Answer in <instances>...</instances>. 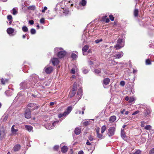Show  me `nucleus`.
Segmentation results:
<instances>
[{
    "mask_svg": "<svg viewBox=\"0 0 154 154\" xmlns=\"http://www.w3.org/2000/svg\"><path fill=\"white\" fill-rule=\"evenodd\" d=\"M86 2L85 0H82V2L80 3L83 6H85L86 4Z\"/></svg>",
    "mask_w": 154,
    "mask_h": 154,
    "instance_id": "37",
    "label": "nucleus"
},
{
    "mask_svg": "<svg viewBox=\"0 0 154 154\" xmlns=\"http://www.w3.org/2000/svg\"><path fill=\"white\" fill-rule=\"evenodd\" d=\"M8 116L9 115L8 114L5 115L3 116L4 117V119H3V121L5 122L8 119Z\"/></svg>",
    "mask_w": 154,
    "mask_h": 154,
    "instance_id": "30",
    "label": "nucleus"
},
{
    "mask_svg": "<svg viewBox=\"0 0 154 154\" xmlns=\"http://www.w3.org/2000/svg\"><path fill=\"white\" fill-rule=\"evenodd\" d=\"M44 18H42L40 20V23H44Z\"/></svg>",
    "mask_w": 154,
    "mask_h": 154,
    "instance_id": "52",
    "label": "nucleus"
},
{
    "mask_svg": "<svg viewBox=\"0 0 154 154\" xmlns=\"http://www.w3.org/2000/svg\"><path fill=\"white\" fill-rule=\"evenodd\" d=\"M44 70L47 74H50L52 72L53 68L51 66H47L44 68Z\"/></svg>",
    "mask_w": 154,
    "mask_h": 154,
    "instance_id": "5",
    "label": "nucleus"
},
{
    "mask_svg": "<svg viewBox=\"0 0 154 154\" xmlns=\"http://www.w3.org/2000/svg\"><path fill=\"white\" fill-rule=\"evenodd\" d=\"M75 68H73L71 70V72L72 74H74L75 73Z\"/></svg>",
    "mask_w": 154,
    "mask_h": 154,
    "instance_id": "48",
    "label": "nucleus"
},
{
    "mask_svg": "<svg viewBox=\"0 0 154 154\" xmlns=\"http://www.w3.org/2000/svg\"><path fill=\"white\" fill-rule=\"evenodd\" d=\"M106 127L105 126L103 125V126H102L101 128V133H103L106 130Z\"/></svg>",
    "mask_w": 154,
    "mask_h": 154,
    "instance_id": "31",
    "label": "nucleus"
},
{
    "mask_svg": "<svg viewBox=\"0 0 154 154\" xmlns=\"http://www.w3.org/2000/svg\"><path fill=\"white\" fill-rule=\"evenodd\" d=\"M102 39H100L96 40L95 41V42L97 44V43H99L100 42H102Z\"/></svg>",
    "mask_w": 154,
    "mask_h": 154,
    "instance_id": "47",
    "label": "nucleus"
},
{
    "mask_svg": "<svg viewBox=\"0 0 154 154\" xmlns=\"http://www.w3.org/2000/svg\"><path fill=\"white\" fill-rule=\"evenodd\" d=\"M149 154H154V148H153L150 150L149 152Z\"/></svg>",
    "mask_w": 154,
    "mask_h": 154,
    "instance_id": "42",
    "label": "nucleus"
},
{
    "mask_svg": "<svg viewBox=\"0 0 154 154\" xmlns=\"http://www.w3.org/2000/svg\"><path fill=\"white\" fill-rule=\"evenodd\" d=\"M89 124V122L88 121L85 122H83V124L84 125L86 126L88 125Z\"/></svg>",
    "mask_w": 154,
    "mask_h": 154,
    "instance_id": "51",
    "label": "nucleus"
},
{
    "mask_svg": "<svg viewBox=\"0 0 154 154\" xmlns=\"http://www.w3.org/2000/svg\"><path fill=\"white\" fill-rule=\"evenodd\" d=\"M22 29L23 31L24 32H28V29L26 26H23Z\"/></svg>",
    "mask_w": 154,
    "mask_h": 154,
    "instance_id": "28",
    "label": "nucleus"
},
{
    "mask_svg": "<svg viewBox=\"0 0 154 154\" xmlns=\"http://www.w3.org/2000/svg\"><path fill=\"white\" fill-rule=\"evenodd\" d=\"M13 12L12 14L13 15H15L17 14V12L16 11L14 8H13Z\"/></svg>",
    "mask_w": 154,
    "mask_h": 154,
    "instance_id": "45",
    "label": "nucleus"
},
{
    "mask_svg": "<svg viewBox=\"0 0 154 154\" xmlns=\"http://www.w3.org/2000/svg\"><path fill=\"white\" fill-rule=\"evenodd\" d=\"M138 11L137 9H135L134 11V14L135 17H137L138 15Z\"/></svg>",
    "mask_w": 154,
    "mask_h": 154,
    "instance_id": "32",
    "label": "nucleus"
},
{
    "mask_svg": "<svg viewBox=\"0 0 154 154\" xmlns=\"http://www.w3.org/2000/svg\"><path fill=\"white\" fill-rule=\"evenodd\" d=\"M145 124V122L143 121L141 122V126L142 127H144V124Z\"/></svg>",
    "mask_w": 154,
    "mask_h": 154,
    "instance_id": "58",
    "label": "nucleus"
},
{
    "mask_svg": "<svg viewBox=\"0 0 154 154\" xmlns=\"http://www.w3.org/2000/svg\"><path fill=\"white\" fill-rule=\"evenodd\" d=\"M66 116V114L65 115H64V112L63 114H60L58 115V117L59 118H61L63 116Z\"/></svg>",
    "mask_w": 154,
    "mask_h": 154,
    "instance_id": "41",
    "label": "nucleus"
},
{
    "mask_svg": "<svg viewBox=\"0 0 154 154\" xmlns=\"http://www.w3.org/2000/svg\"><path fill=\"white\" fill-rule=\"evenodd\" d=\"M4 130L3 128H0V137L1 139L3 138L5 135Z\"/></svg>",
    "mask_w": 154,
    "mask_h": 154,
    "instance_id": "11",
    "label": "nucleus"
},
{
    "mask_svg": "<svg viewBox=\"0 0 154 154\" xmlns=\"http://www.w3.org/2000/svg\"><path fill=\"white\" fill-rule=\"evenodd\" d=\"M27 106L29 107H33V110H34L36 109H37L39 107L38 106H37V105L33 103H30L28 104L27 105Z\"/></svg>",
    "mask_w": 154,
    "mask_h": 154,
    "instance_id": "9",
    "label": "nucleus"
},
{
    "mask_svg": "<svg viewBox=\"0 0 154 154\" xmlns=\"http://www.w3.org/2000/svg\"><path fill=\"white\" fill-rule=\"evenodd\" d=\"M47 9V8L46 7H45L44 8V9L42 10V12L43 13H44Z\"/></svg>",
    "mask_w": 154,
    "mask_h": 154,
    "instance_id": "53",
    "label": "nucleus"
},
{
    "mask_svg": "<svg viewBox=\"0 0 154 154\" xmlns=\"http://www.w3.org/2000/svg\"><path fill=\"white\" fill-rule=\"evenodd\" d=\"M88 139L90 140L91 141L92 140H93V137L91 136H90L88 137Z\"/></svg>",
    "mask_w": 154,
    "mask_h": 154,
    "instance_id": "60",
    "label": "nucleus"
},
{
    "mask_svg": "<svg viewBox=\"0 0 154 154\" xmlns=\"http://www.w3.org/2000/svg\"><path fill=\"white\" fill-rule=\"evenodd\" d=\"M29 23L31 25H33L34 24V21L33 20H30L29 21Z\"/></svg>",
    "mask_w": 154,
    "mask_h": 154,
    "instance_id": "57",
    "label": "nucleus"
},
{
    "mask_svg": "<svg viewBox=\"0 0 154 154\" xmlns=\"http://www.w3.org/2000/svg\"><path fill=\"white\" fill-rule=\"evenodd\" d=\"M108 59V63L110 66L116 65L117 64V62H116L115 61L113 60H112L110 58H109Z\"/></svg>",
    "mask_w": 154,
    "mask_h": 154,
    "instance_id": "13",
    "label": "nucleus"
},
{
    "mask_svg": "<svg viewBox=\"0 0 154 154\" xmlns=\"http://www.w3.org/2000/svg\"><path fill=\"white\" fill-rule=\"evenodd\" d=\"M7 33L9 34H12L14 32V29L12 28H8L7 30Z\"/></svg>",
    "mask_w": 154,
    "mask_h": 154,
    "instance_id": "19",
    "label": "nucleus"
},
{
    "mask_svg": "<svg viewBox=\"0 0 154 154\" xmlns=\"http://www.w3.org/2000/svg\"><path fill=\"white\" fill-rule=\"evenodd\" d=\"M68 150V148L66 146H64L62 147L61 152L63 153L66 152Z\"/></svg>",
    "mask_w": 154,
    "mask_h": 154,
    "instance_id": "20",
    "label": "nucleus"
},
{
    "mask_svg": "<svg viewBox=\"0 0 154 154\" xmlns=\"http://www.w3.org/2000/svg\"><path fill=\"white\" fill-rule=\"evenodd\" d=\"M109 19L107 18L106 19V23H109Z\"/></svg>",
    "mask_w": 154,
    "mask_h": 154,
    "instance_id": "63",
    "label": "nucleus"
},
{
    "mask_svg": "<svg viewBox=\"0 0 154 154\" xmlns=\"http://www.w3.org/2000/svg\"><path fill=\"white\" fill-rule=\"evenodd\" d=\"M116 119V117L115 116H111L109 119V121L111 122H114Z\"/></svg>",
    "mask_w": 154,
    "mask_h": 154,
    "instance_id": "22",
    "label": "nucleus"
},
{
    "mask_svg": "<svg viewBox=\"0 0 154 154\" xmlns=\"http://www.w3.org/2000/svg\"><path fill=\"white\" fill-rule=\"evenodd\" d=\"M89 48V47L87 45H85L82 49V51H83V54L84 55H86L87 54L85 53L86 52Z\"/></svg>",
    "mask_w": 154,
    "mask_h": 154,
    "instance_id": "16",
    "label": "nucleus"
},
{
    "mask_svg": "<svg viewBox=\"0 0 154 154\" xmlns=\"http://www.w3.org/2000/svg\"><path fill=\"white\" fill-rule=\"evenodd\" d=\"M115 131V128L113 127H111L109 129L108 132L110 135L112 136L114 134Z\"/></svg>",
    "mask_w": 154,
    "mask_h": 154,
    "instance_id": "12",
    "label": "nucleus"
},
{
    "mask_svg": "<svg viewBox=\"0 0 154 154\" xmlns=\"http://www.w3.org/2000/svg\"><path fill=\"white\" fill-rule=\"evenodd\" d=\"M94 72L96 74H98L100 72V69H95Z\"/></svg>",
    "mask_w": 154,
    "mask_h": 154,
    "instance_id": "38",
    "label": "nucleus"
},
{
    "mask_svg": "<svg viewBox=\"0 0 154 154\" xmlns=\"http://www.w3.org/2000/svg\"><path fill=\"white\" fill-rule=\"evenodd\" d=\"M139 112V111H138V110H137L135 112H134L132 114V115H136V114H137V113H138Z\"/></svg>",
    "mask_w": 154,
    "mask_h": 154,
    "instance_id": "56",
    "label": "nucleus"
},
{
    "mask_svg": "<svg viewBox=\"0 0 154 154\" xmlns=\"http://www.w3.org/2000/svg\"><path fill=\"white\" fill-rule=\"evenodd\" d=\"M36 30L35 29H32L30 30V32L31 34H34L36 33Z\"/></svg>",
    "mask_w": 154,
    "mask_h": 154,
    "instance_id": "36",
    "label": "nucleus"
},
{
    "mask_svg": "<svg viewBox=\"0 0 154 154\" xmlns=\"http://www.w3.org/2000/svg\"><path fill=\"white\" fill-rule=\"evenodd\" d=\"M125 111V109H123L122 110H121V113L122 114H124V112Z\"/></svg>",
    "mask_w": 154,
    "mask_h": 154,
    "instance_id": "61",
    "label": "nucleus"
},
{
    "mask_svg": "<svg viewBox=\"0 0 154 154\" xmlns=\"http://www.w3.org/2000/svg\"><path fill=\"white\" fill-rule=\"evenodd\" d=\"M110 81V80L108 78H106L103 81V83L105 85H108Z\"/></svg>",
    "mask_w": 154,
    "mask_h": 154,
    "instance_id": "21",
    "label": "nucleus"
},
{
    "mask_svg": "<svg viewBox=\"0 0 154 154\" xmlns=\"http://www.w3.org/2000/svg\"><path fill=\"white\" fill-rule=\"evenodd\" d=\"M76 88L77 84L76 82H75L73 85V87L72 91L69 93L68 97L71 98L75 95V94Z\"/></svg>",
    "mask_w": 154,
    "mask_h": 154,
    "instance_id": "2",
    "label": "nucleus"
},
{
    "mask_svg": "<svg viewBox=\"0 0 154 154\" xmlns=\"http://www.w3.org/2000/svg\"><path fill=\"white\" fill-rule=\"evenodd\" d=\"M124 44L123 39L119 38L117 41L116 45L114 46V47L116 50H118L123 47L124 46Z\"/></svg>",
    "mask_w": 154,
    "mask_h": 154,
    "instance_id": "1",
    "label": "nucleus"
},
{
    "mask_svg": "<svg viewBox=\"0 0 154 154\" xmlns=\"http://www.w3.org/2000/svg\"><path fill=\"white\" fill-rule=\"evenodd\" d=\"M86 144L87 145H91V143L89 142V141L88 140H87V141L86 143Z\"/></svg>",
    "mask_w": 154,
    "mask_h": 154,
    "instance_id": "64",
    "label": "nucleus"
},
{
    "mask_svg": "<svg viewBox=\"0 0 154 154\" xmlns=\"http://www.w3.org/2000/svg\"><path fill=\"white\" fill-rule=\"evenodd\" d=\"M135 100V99L133 97H131L129 99V103H131Z\"/></svg>",
    "mask_w": 154,
    "mask_h": 154,
    "instance_id": "39",
    "label": "nucleus"
},
{
    "mask_svg": "<svg viewBox=\"0 0 154 154\" xmlns=\"http://www.w3.org/2000/svg\"><path fill=\"white\" fill-rule=\"evenodd\" d=\"M88 63L89 65H92L93 64V62L91 60H89L88 62Z\"/></svg>",
    "mask_w": 154,
    "mask_h": 154,
    "instance_id": "59",
    "label": "nucleus"
},
{
    "mask_svg": "<svg viewBox=\"0 0 154 154\" xmlns=\"http://www.w3.org/2000/svg\"><path fill=\"white\" fill-rule=\"evenodd\" d=\"M123 55V53L122 52H119L114 55L116 59H119L122 57Z\"/></svg>",
    "mask_w": 154,
    "mask_h": 154,
    "instance_id": "8",
    "label": "nucleus"
},
{
    "mask_svg": "<svg viewBox=\"0 0 154 154\" xmlns=\"http://www.w3.org/2000/svg\"><path fill=\"white\" fill-rule=\"evenodd\" d=\"M141 111L143 112L144 116L146 117L151 112L150 109L147 107H146L145 108H142V109H141Z\"/></svg>",
    "mask_w": 154,
    "mask_h": 154,
    "instance_id": "4",
    "label": "nucleus"
},
{
    "mask_svg": "<svg viewBox=\"0 0 154 154\" xmlns=\"http://www.w3.org/2000/svg\"><path fill=\"white\" fill-rule=\"evenodd\" d=\"M75 133L77 135L79 134L81 132V129L79 128H76L75 130Z\"/></svg>",
    "mask_w": 154,
    "mask_h": 154,
    "instance_id": "23",
    "label": "nucleus"
},
{
    "mask_svg": "<svg viewBox=\"0 0 154 154\" xmlns=\"http://www.w3.org/2000/svg\"><path fill=\"white\" fill-rule=\"evenodd\" d=\"M82 71L84 73L86 74L89 72V71L88 70L85 69L83 70Z\"/></svg>",
    "mask_w": 154,
    "mask_h": 154,
    "instance_id": "43",
    "label": "nucleus"
},
{
    "mask_svg": "<svg viewBox=\"0 0 154 154\" xmlns=\"http://www.w3.org/2000/svg\"><path fill=\"white\" fill-rule=\"evenodd\" d=\"M15 125H13L11 128V131L12 133L13 134H16V132L18 131V129L17 128H14Z\"/></svg>",
    "mask_w": 154,
    "mask_h": 154,
    "instance_id": "15",
    "label": "nucleus"
},
{
    "mask_svg": "<svg viewBox=\"0 0 154 154\" xmlns=\"http://www.w3.org/2000/svg\"><path fill=\"white\" fill-rule=\"evenodd\" d=\"M20 149V146L19 145H17L14 146V151H17Z\"/></svg>",
    "mask_w": 154,
    "mask_h": 154,
    "instance_id": "24",
    "label": "nucleus"
},
{
    "mask_svg": "<svg viewBox=\"0 0 154 154\" xmlns=\"http://www.w3.org/2000/svg\"><path fill=\"white\" fill-rule=\"evenodd\" d=\"M109 17L110 20L111 21H113L114 20V17L112 15H110L109 16Z\"/></svg>",
    "mask_w": 154,
    "mask_h": 154,
    "instance_id": "46",
    "label": "nucleus"
},
{
    "mask_svg": "<svg viewBox=\"0 0 154 154\" xmlns=\"http://www.w3.org/2000/svg\"><path fill=\"white\" fill-rule=\"evenodd\" d=\"M27 84L26 82L22 83L20 84L21 88L22 89H24L26 88H28V87L27 86Z\"/></svg>",
    "mask_w": 154,
    "mask_h": 154,
    "instance_id": "18",
    "label": "nucleus"
},
{
    "mask_svg": "<svg viewBox=\"0 0 154 154\" xmlns=\"http://www.w3.org/2000/svg\"><path fill=\"white\" fill-rule=\"evenodd\" d=\"M134 154H141V151L140 150H137L136 151Z\"/></svg>",
    "mask_w": 154,
    "mask_h": 154,
    "instance_id": "50",
    "label": "nucleus"
},
{
    "mask_svg": "<svg viewBox=\"0 0 154 154\" xmlns=\"http://www.w3.org/2000/svg\"><path fill=\"white\" fill-rule=\"evenodd\" d=\"M72 108V106H69L67 107V110L66 111L64 112V115L66 114L67 115L69 114V113L71 112Z\"/></svg>",
    "mask_w": 154,
    "mask_h": 154,
    "instance_id": "17",
    "label": "nucleus"
},
{
    "mask_svg": "<svg viewBox=\"0 0 154 154\" xmlns=\"http://www.w3.org/2000/svg\"><path fill=\"white\" fill-rule=\"evenodd\" d=\"M59 148V146H55L54 147V149L55 150H57Z\"/></svg>",
    "mask_w": 154,
    "mask_h": 154,
    "instance_id": "55",
    "label": "nucleus"
},
{
    "mask_svg": "<svg viewBox=\"0 0 154 154\" xmlns=\"http://www.w3.org/2000/svg\"><path fill=\"white\" fill-rule=\"evenodd\" d=\"M82 89L80 88L79 89L78 91L77 95V97L76 99V102L75 103V104L77 103V102L81 98L82 96Z\"/></svg>",
    "mask_w": 154,
    "mask_h": 154,
    "instance_id": "3",
    "label": "nucleus"
},
{
    "mask_svg": "<svg viewBox=\"0 0 154 154\" xmlns=\"http://www.w3.org/2000/svg\"><path fill=\"white\" fill-rule=\"evenodd\" d=\"M121 136L122 137H125V136L124 130L122 128V129L121 131Z\"/></svg>",
    "mask_w": 154,
    "mask_h": 154,
    "instance_id": "26",
    "label": "nucleus"
},
{
    "mask_svg": "<svg viewBox=\"0 0 154 154\" xmlns=\"http://www.w3.org/2000/svg\"><path fill=\"white\" fill-rule=\"evenodd\" d=\"M7 18L8 20H11L12 19V17L11 15H9L8 16Z\"/></svg>",
    "mask_w": 154,
    "mask_h": 154,
    "instance_id": "54",
    "label": "nucleus"
},
{
    "mask_svg": "<svg viewBox=\"0 0 154 154\" xmlns=\"http://www.w3.org/2000/svg\"><path fill=\"white\" fill-rule=\"evenodd\" d=\"M51 60L52 64L54 66L57 65L59 62L58 59L57 58H53V59H51Z\"/></svg>",
    "mask_w": 154,
    "mask_h": 154,
    "instance_id": "14",
    "label": "nucleus"
},
{
    "mask_svg": "<svg viewBox=\"0 0 154 154\" xmlns=\"http://www.w3.org/2000/svg\"><path fill=\"white\" fill-rule=\"evenodd\" d=\"M58 123V121H54L51 125V124H50L48 125L46 127V128L48 129H52L54 126H55V125L56 124H57Z\"/></svg>",
    "mask_w": 154,
    "mask_h": 154,
    "instance_id": "7",
    "label": "nucleus"
},
{
    "mask_svg": "<svg viewBox=\"0 0 154 154\" xmlns=\"http://www.w3.org/2000/svg\"><path fill=\"white\" fill-rule=\"evenodd\" d=\"M83 152L82 151H81L79 152L78 154H84Z\"/></svg>",
    "mask_w": 154,
    "mask_h": 154,
    "instance_id": "62",
    "label": "nucleus"
},
{
    "mask_svg": "<svg viewBox=\"0 0 154 154\" xmlns=\"http://www.w3.org/2000/svg\"><path fill=\"white\" fill-rule=\"evenodd\" d=\"M120 85L122 86H123L125 85V82L124 81H121L120 83Z\"/></svg>",
    "mask_w": 154,
    "mask_h": 154,
    "instance_id": "49",
    "label": "nucleus"
},
{
    "mask_svg": "<svg viewBox=\"0 0 154 154\" xmlns=\"http://www.w3.org/2000/svg\"><path fill=\"white\" fill-rule=\"evenodd\" d=\"M35 7L34 5L30 6L28 7L27 8L28 9L34 10L35 9Z\"/></svg>",
    "mask_w": 154,
    "mask_h": 154,
    "instance_id": "34",
    "label": "nucleus"
},
{
    "mask_svg": "<svg viewBox=\"0 0 154 154\" xmlns=\"http://www.w3.org/2000/svg\"><path fill=\"white\" fill-rule=\"evenodd\" d=\"M25 118L27 119H29L31 117V112L29 109H26L25 113Z\"/></svg>",
    "mask_w": 154,
    "mask_h": 154,
    "instance_id": "6",
    "label": "nucleus"
},
{
    "mask_svg": "<svg viewBox=\"0 0 154 154\" xmlns=\"http://www.w3.org/2000/svg\"><path fill=\"white\" fill-rule=\"evenodd\" d=\"M66 54V52L64 51H61L58 54V56L60 58L63 57Z\"/></svg>",
    "mask_w": 154,
    "mask_h": 154,
    "instance_id": "10",
    "label": "nucleus"
},
{
    "mask_svg": "<svg viewBox=\"0 0 154 154\" xmlns=\"http://www.w3.org/2000/svg\"><path fill=\"white\" fill-rule=\"evenodd\" d=\"M8 81V79H6L5 80H4L3 78L1 79V82L3 84H5L6 82H7Z\"/></svg>",
    "mask_w": 154,
    "mask_h": 154,
    "instance_id": "27",
    "label": "nucleus"
},
{
    "mask_svg": "<svg viewBox=\"0 0 154 154\" xmlns=\"http://www.w3.org/2000/svg\"><path fill=\"white\" fill-rule=\"evenodd\" d=\"M97 136L98 138L100 139H102L103 137V135L99 133L97 134Z\"/></svg>",
    "mask_w": 154,
    "mask_h": 154,
    "instance_id": "35",
    "label": "nucleus"
},
{
    "mask_svg": "<svg viewBox=\"0 0 154 154\" xmlns=\"http://www.w3.org/2000/svg\"><path fill=\"white\" fill-rule=\"evenodd\" d=\"M26 128L29 131H30L32 129V127L31 126L26 125H25Z\"/></svg>",
    "mask_w": 154,
    "mask_h": 154,
    "instance_id": "25",
    "label": "nucleus"
},
{
    "mask_svg": "<svg viewBox=\"0 0 154 154\" xmlns=\"http://www.w3.org/2000/svg\"><path fill=\"white\" fill-rule=\"evenodd\" d=\"M38 77L37 75H34V78H32V79L33 80V81H34V82H35L36 81L35 80V79H38Z\"/></svg>",
    "mask_w": 154,
    "mask_h": 154,
    "instance_id": "44",
    "label": "nucleus"
},
{
    "mask_svg": "<svg viewBox=\"0 0 154 154\" xmlns=\"http://www.w3.org/2000/svg\"><path fill=\"white\" fill-rule=\"evenodd\" d=\"M71 57L73 59H75L77 58V55L74 53H72V54Z\"/></svg>",
    "mask_w": 154,
    "mask_h": 154,
    "instance_id": "29",
    "label": "nucleus"
},
{
    "mask_svg": "<svg viewBox=\"0 0 154 154\" xmlns=\"http://www.w3.org/2000/svg\"><path fill=\"white\" fill-rule=\"evenodd\" d=\"M145 129L147 130H150L151 129V126L150 125H147L145 127Z\"/></svg>",
    "mask_w": 154,
    "mask_h": 154,
    "instance_id": "33",
    "label": "nucleus"
},
{
    "mask_svg": "<svg viewBox=\"0 0 154 154\" xmlns=\"http://www.w3.org/2000/svg\"><path fill=\"white\" fill-rule=\"evenodd\" d=\"M146 65H150L151 64V62L149 59L146 60Z\"/></svg>",
    "mask_w": 154,
    "mask_h": 154,
    "instance_id": "40",
    "label": "nucleus"
}]
</instances>
